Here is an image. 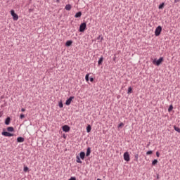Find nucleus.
Instances as JSON below:
<instances>
[{
    "mask_svg": "<svg viewBox=\"0 0 180 180\" xmlns=\"http://www.w3.org/2000/svg\"><path fill=\"white\" fill-rule=\"evenodd\" d=\"M11 124V117H8L6 120H5V124H6V126H8V124Z\"/></svg>",
    "mask_w": 180,
    "mask_h": 180,
    "instance_id": "10",
    "label": "nucleus"
},
{
    "mask_svg": "<svg viewBox=\"0 0 180 180\" xmlns=\"http://www.w3.org/2000/svg\"><path fill=\"white\" fill-rule=\"evenodd\" d=\"M158 162V160L157 159H155L152 162V165H155Z\"/></svg>",
    "mask_w": 180,
    "mask_h": 180,
    "instance_id": "23",
    "label": "nucleus"
},
{
    "mask_svg": "<svg viewBox=\"0 0 180 180\" xmlns=\"http://www.w3.org/2000/svg\"><path fill=\"white\" fill-rule=\"evenodd\" d=\"M174 129L175 131H177V133H180V128L179 127L174 125Z\"/></svg>",
    "mask_w": 180,
    "mask_h": 180,
    "instance_id": "22",
    "label": "nucleus"
},
{
    "mask_svg": "<svg viewBox=\"0 0 180 180\" xmlns=\"http://www.w3.org/2000/svg\"><path fill=\"white\" fill-rule=\"evenodd\" d=\"M91 155V148H87L86 153V156L89 157Z\"/></svg>",
    "mask_w": 180,
    "mask_h": 180,
    "instance_id": "12",
    "label": "nucleus"
},
{
    "mask_svg": "<svg viewBox=\"0 0 180 180\" xmlns=\"http://www.w3.org/2000/svg\"><path fill=\"white\" fill-rule=\"evenodd\" d=\"M81 16H82V13L81 11L77 12L75 15V18H81Z\"/></svg>",
    "mask_w": 180,
    "mask_h": 180,
    "instance_id": "14",
    "label": "nucleus"
},
{
    "mask_svg": "<svg viewBox=\"0 0 180 180\" xmlns=\"http://www.w3.org/2000/svg\"><path fill=\"white\" fill-rule=\"evenodd\" d=\"M134 161H136V162L139 161V153H135L134 155Z\"/></svg>",
    "mask_w": 180,
    "mask_h": 180,
    "instance_id": "13",
    "label": "nucleus"
},
{
    "mask_svg": "<svg viewBox=\"0 0 180 180\" xmlns=\"http://www.w3.org/2000/svg\"><path fill=\"white\" fill-rule=\"evenodd\" d=\"M151 154H153V150H148L146 152V155H150Z\"/></svg>",
    "mask_w": 180,
    "mask_h": 180,
    "instance_id": "29",
    "label": "nucleus"
},
{
    "mask_svg": "<svg viewBox=\"0 0 180 180\" xmlns=\"http://www.w3.org/2000/svg\"><path fill=\"white\" fill-rule=\"evenodd\" d=\"M124 161H127V162H129V161H130V155L129 154V152H125L124 153Z\"/></svg>",
    "mask_w": 180,
    "mask_h": 180,
    "instance_id": "5",
    "label": "nucleus"
},
{
    "mask_svg": "<svg viewBox=\"0 0 180 180\" xmlns=\"http://www.w3.org/2000/svg\"><path fill=\"white\" fill-rule=\"evenodd\" d=\"M25 115L24 114H20V119H24Z\"/></svg>",
    "mask_w": 180,
    "mask_h": 180,
    "instance_id": "33",
    "label": "nucleus"
},
{
    "mask_svg": "<svg viewBox=\"0 0 180 180\" xmlns=\"http://www.w3.org/2000/svg\"><path fill=\"white\" fill-rule=\"evenodd\" d=\"M71 44H72V40H68L65 43L66 47H70V46H71Z\"/></svg>",
    "mask_w": 180,
    "mask_h": 180,
    "instance_id": "11",
    "label": "nucleus"
},
{
    "mask_svg": "<svg viewBox=\"0 0 180 180\" xmlns=\"http://www.w3.org/2000/svg\"><path fill=\"white\" fill-rule=\"evenodd\" d=\"M66 11H71V4H67L65 7Z\"/></svg>",
    "mask_w": 180,
    "mask_h": 180,
    "instance_id": "19",
    "label": "nucleus"
},
{
    "mask_svg": "<svg viewBox=\"0 0 180 180\" xmlns=\"http://www.w3.org/2000/svg\"><path fill=\"white\" fill-rule=\"evenodd\" d=\"M7 131H10V132L15 131V128H13V127H7Z\"/></svg>",
    "mask_w": 180,
    "mask_h": 180,
    "instance_id": "17",
    "label": "nucleus"
},
{
    "mask_svg": "<svg viewBox=\"0 0 180 180\" xmlns=\"http://www.w3.org/2000/svg\"><path fill=\"white\" fill-rule=\"evenodd\" d=\"M76 162H78V164H82V161H81V158L78 155L76 157Z\"/></svg>",
    "mask_w": 180,
    "mask_h": 180,
    "instance_id": "18",
    "label": "nucleus"
},
{
    "mask_svg": "<svg viewBox=\"0 0 180 180\" xmlns=\"http://www.w3.org/2000/svg\"><path fill=\"white\" fill-rule=\"evenodd\" d=\"M97 180H102V179H97Z\"/></svg>",
    "mask_w": 180,
    "mask_h": 180,
    "instance_id": "40",
    "label": "nucleus"
},
{
    "mask_svg": "<svg viewBox=\"0 0 180 180\" xmlns=\"http://www.w3.org/2000/svg\"><path fill=\"white\" fill-rule=\"evenodd\" d=\"M133 90V89L131 88V86H129L128 88V91H127V94H131V91Z\"/></svg>",
    "mask_w": 180,
    "mask_h": 180,
    "instance_id": "25",
    "label": "nucleus"
},
{
    "mask_svg": "<svg viewBox=\"0 0 180 180\" xmlns=\"http://www.w3.org/2000/svg\"><path fill=\"white\" fill-rule=\"evenodd\" d=\"M63 139H67V136H65V134H63Z\"/></svg>",
    "mask_w": 180,
    "mask_h": 180,
    "instance_id": "39",
    "label": "nucleus"
},
{
    "mask_svg": "<svg viewBox=\"0 0 180 180\" xmlns=\"http://www.w3.org/2000/svg\"><path fill=\"white\" fill-rule=\"evenodd\" d=\"M70 129L71 128L68 125H63L62 127L63 131H65V133H68V131H70Z\"/></svg>",
    "mask_w": 180,
    "mask_h": 180,
    "instance_id": "6",
    "label": "nucleus"
},
{
    "mask_svg": "<svg viewBox=\"0 0 180 180\" xmlns=\"http://www.w3.org/2000/svg\"><path fill=\"white\" fill-rule=\"evenodd\" d=\"M68 180H77V177L71 176Z\"/></svg>",
    "mask_w": 180,
    "mask_h": 180,
    "instance_id": "31",
    "label": "nucleus"
},
{
    "mask_svg": "<svg viewBox=\"0 0 180 180\" xmlns=\"http://www.w3.org/2000/svg\"><path fill=\"white\" fill-rule=\"evenodd\" d=\"M162 61H164V57H160L158 60L154 59L153 60V64L158 67V65H160L162 63Z\"/></svg>",
    "mask_w": 180,
    "mask_h": 180,
    "instance_id": "1",
    "label": "nucleus"
},
{
    "mask_svg": "<svg viewBox=\"0 0 180 180\" xmlns=\"http://www.w3.org/2000/svg\"><path fill=\"white\" fill-rule=\"evenodd\" d=\"M79 157L82 160H84L85 158V152H80Z\"/></svg>",
    "mask_w": 180,
    "mask_h": 180,
    "instance_id": "16",
    "label": "nucleus"
},
{
    "mask_svg": "<svg viewBox=\"0 0 180 180\" xmlns=\"http://www.w3.org/2000/svg\"><path fill=\"white\" fill-rule=\"evenodd\" d=\"M1 134H2V136H4L5 137H12V136H15V134H11L8 131H3L1 133Z\"/></svg>",
    "mask_w": 180,
    "mask_h": 180,
    "instance_id": "7",
    "label": "nucleus"
},
{
    "mask_svg": "<svg viewBox=\"0 0 180 180\" xmlns=\"http://www.w3.org/2000/svg\"><path fill=\"white\" fill-rule=\"evenodd\" d=\"M173 109H174V106H172V105H169L168 108V112H171Z\"/></svg>",
    "mask_w": 180,
    "mask_h": 180,
    "instance_id": "27",
    "label": "nucleus"
},
{
    "mask_svg": "<svg viewBox=\"0 0 180 180\" xmlns=\"http://www.w3.org/2000/svg\"><path fill=\"white\" fill-rule=\"evenodd\" d=\"M113 61H116V56L112 58Z\"/></svg>",
    "mask_w": 180,
    "mask_h": 180,
    "instance_id": "37",
    "label": "nucleus"
},
{
    "mask_svg": "<svg viewBox=\"0 0 180 180\" xmlns=\"http://www.w3.org/2000/svg\"><path fill=\"white\" fill-rule=\"evenodd\" d=\"M174 4H178V2H180V0H174Z\"/></svg>",
    "mask_w": 180,
    "mask_h": 180,
    "instance_id": "35",
    "label": "nucleus"
},
{
    "mask_svg": "<svg viewBox=\"0 0 180 180\" xmlns=\"http://www.w3.org/2000/svg\"><path fill=\"white\" fill-rule=\"evenodd\" d=\"M92 129V127H91V125H88L86 127V132L87 133H91V130Z\"/></svg>",
    "mask_w": 180,
    "mask_h": 180,
    "instance_id": "20",
    "label": "nucleus"
},
{
    "mask_svg": "<svg viewBox=\"0 0 180 180\" xmlns=\"http://www.w3.org/2000/svg\"><path fill=\"white\" fill-rule=\"evenodd\" d=\"M165 6V3H161L159 6L158 8L159 9H164V6Z\"/></svg>",
    "mask_w": 180,
    "mask_h": 180,
    "instance_id": "21",
    "label": "nucleus"
},
{
    "mask_svg": "<svg viewBox=\"0 0 180 180\" xmlns=\"http://www.w3.org/2000/svg\"><path fill=\"white\" fill-rule=\"evenodd\" d=\"M25 141V138L19 136L17 138V143H23Z\"/></svg>",
    "mask_w": 180,
    "mask_h": 180,
    "instance_id": "9",
    "label": "nucleus"
},
{
    "mask_svg": "<svg viewBox=\"0 0 180 180\" xmlns=\"http://www.w3.org/2000/svg\"><path fill=\"white\" fill-rule=\"evenodd\" d=\"M90 82H94V77H90Z\"/></svg>",
    "mask_w": 180,
    "mask_h": 180,
    "instance_id": "36",
    "label": "nucleus"
},
{
    "mask_svg": "<svg viewBox=\"0 0 180 180\" xmlns=\"http://www.w3.org/2000/svg\"><path fill=\"white\" fill-rule=\"evenodd\" d=\"M86 30V22H83L80 25L79 32L84 33Z\"/></svg>",
    "mask_w": 180,
    "mask_h": 180,
    "instance_id": "2",
    "label": "nucleus"
},
{
    "mask_svg": "<svg viewBox=\"0 0 180 180\" xmlns=\"http://www.w3.org/2000/svg\"><path fill=\"white\" fill-rule=\"evenodd\" d=\"M123 126H124V124L123 122H121L119 125H118V127L120 128V127H123Z\"/></svg>",
    "mask_w": 180,
    "mask_h": 180,
    "instance_id": "30",
    "label": "nucleus"
},
{
    "mask_svg": "<svg viewBox=\"0 0 180 180\" xmlns=\"http://www.w3.org/2000/svg\"><path fill=\"white\" fill-rule=\"evenodd\" d=\"M161 32H162V27L159 25L158 27H156L155 30V36L158 37L160 34H161Z\"/></svg>",
    "mask_w": 180,
    "mask_h": 180,
    "instance_id": "3",
    "label": "nucleus"
},
{
    "mask_svg": "<svg viewBox=\"0 0 180 180\" xmlns=\"http://www.w3.org/2000/svg\"><path fill=\"white\" fill-rule=\"evenodd\" d=\"M23 171L24 172H27V171H29V167H27V166L24 167Z\"/></svg>",
    "mask_w": 180,
    "mask_h": 180,
    "instance_id": "28",
    "label": "nucleus"
},
{
    "mask_svg": "<svg viewBox=\"0 0 180 180\" xmlns=\"http://www.w3.org/2000/svg\"><path fill=\"white\" fill-rule=\"evenodd\" d=\"M102 63H103V56H101V57L99 58V60H98V65H102Z\"/></svg>",
    "mask_w": 180,
    "mask_h": 180,
    "instance_id": "15",
    "label": "nucleus"
},
{
    "mask_svg": "<svg viewBox=\"0 0 180 180\" xmlns=\"http://www.w3.org/2000/svg\"><path fill=\"white\" fill-rule=\"evenodd\" d=\"M156 156L160 157V152H158V151L156 152Z\"/></svg>",
    "mask_w": 180,
    "mask_h": 180,
    "instance_id": "34",
    "label": "nucleus"
},
{
    "mask_svg": "<svg viewBox=\"0 0 180 180\" xmlns=\"http://www.w3.org/2000/svg\"><path fill=\"white\" fill-rule=\"evenodd\" d=\"M100 39H101V41H102V40H103V37H101V35L98 36V37H97V40H100Z\"/></svg>",
    "mask_w": 180,
    "mask_h": 180,
    "instance_id": "32",
    "label": "nucleus"
},
{
    "mask_svg": "<svg viewBox=\"0 0 180 180\" xmlns=\"http://www.w3.org/2000/svg\"><path fill=\"white\" fill-rule=\"evenodd\" d=\"M58 106H59V108H63L64 105L63 104V102H62V101H60V102H59Z\"/></svg>",
    "mask_w": 180,
    "mask_h": 180,
    "instance_id": "26",
    "label": "nucleus"
},
{
    "mask_svg": "<svg viewBox=\"0 0 180 180\" xmlns=\"http://www.w3.org/2000/svg\"><path fill=\"white\" fill-rule=\"evenodd\" d=\"M11 15L13 16V20H18V19H19V16L15 13L14 10L11 11Z\"/></svg>",
    "mask_w": 180,
    "mask_h": 180,
    "instance_id": "4",
    "label": "nucleus"
},
{
    "mask_svg": "<svg viewBox=\"0 0 180 180\" xmlns=\"http://www.w3.org/2000/svg\"><path fill=\"white\" fill-rule=\"evenodd\" d=\"M26 111V109L25 108H21V112H25Z\"/></svg>",
    "mask_w": 180,
    "mask_h": 180,
    "instance_id": "38",
    "label": "nucleus"
},
{
    "mask_svg": "<svg viewBox=\"0 0 180 180\" xmlns=\"http://www.w3.org/2000/svg\"><path fill=\"white\" fill-rule=\"evenodd\" d=\"M72 99H74V96H70L68 100H66L65 105L67 106H70V105H71V102H72Z\"/></svg>",
    "mask_w": 180,
    "mask_h": 180,
    "instance_id": "8",
    "label": "nucleus"
},
{
    "mask_svg": "<svg viewBox=\"0 0 180 180\" xmlns=\"http://www.w3.org/2000/svg\"><path fill=\"white\" fill-rule=\"evenodd\" d=\"M85 79H86V82H88V81H89V74L86 75Z\"/></svg>",
    "mask_w": 180,
    "mask_h": 180,
    "instance_id": "24",
    "label": "nucleus"
}]
</instances>
